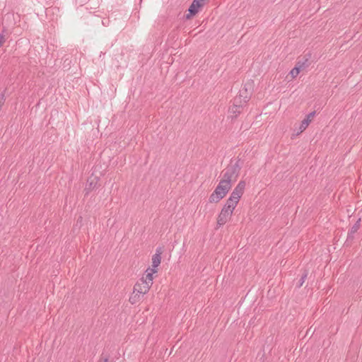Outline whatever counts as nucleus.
Segmentation results:
<instances>
[{
	"mask_svg": "<svg viewBox=\"0 0 362 362\" xmlns=\"http://www.w3.org/2000/svg\"><path fill=\"white\" fill-rule=\"evenodd\" d=\"M99 177H90L88 178L84 189L85 196H88L90 192L98 187Z\"/></svg>",
	"mask_w": 362,
	"mask_h": 362,
	"instance_id": "7",
	"label": "nucleus"
},
{
	"mask_svg": "<svg viewBox=\"0 0 362 362\" xmlns=\"http://www.w3.org/2000/svg\"><path fill=\"white\" fill-rule=\"evenodd\" d=\"M235 209V206L231 205L228 202H226V204H224L223 207L221 211V213L218 216L216 228H220L221 226H223L228 222V221L232 216Z\"/></svg>",
	"mask_w": 362,
	"mask_h": 362,
	"instance_id": "4",
	"label": "nucleus"
},
{
	"mask_svg": "<svg viewBox=\"0 0 362 362\" xmlns=\"http://www.w3.org/2000/svg\"><path fill=\"white\" fill-rule=\"evenodd\" d=\"M300 70L302 69L296 65L295 67L292 69L291 71H290L291 77L293 78H296L299 74Z\"/></svg>",
	"mask_w": 362,
	"mask_h": 362,
	"instance_id": "16",
	"label": "nucleus"
},
{
	"mask_svg": "<svg viewBox=\"0 0 362 362\" xmlns=\"http://www.w3.org/2000/svg\"><path fill=\"white\" fill-rule=\"evenodd\" d=\"M243 109L244 107H241V105L232 104L229 107L228 113L232 119H235L243 111Z\"/></svg>",
	"mask_w": 362,
	"mask_h": 362,
	"instance_id": "11",
	"label": "nucleus"
},
{
	"mask_svg": "<svg viewBox=\"0 0 362 362\" xmlns=\"http://www.w3.org/2000/svg\"><path fill=\"white\" fill-rule=\"evenodd\" d=\"M5 42V37L3 35H0V47L3 45V44Z\"/></svg>",
	"mask_w": 362,
	"mask_h": 362,
	"instance_id": "20",
	"label": "nucleus"
},
{
	"mask_svg": "<svg viewBox=\"0 0 362 362\" xmlns=\"http://www.w3.org/2000/svg\"><path fill=\"white\" fill-rule=\"evenodd\" d=\"M308 274V271L304 270L303 274H302L300 279L298 280V281L296 284V288H300L303 285V284L305 283V281L307 279Z\"/></svg>",
	"mask_w": 362,
	"mask_h": 362,
	"instance_id": "14",
	"label": "nucleus"
},
{
	"mask_svg": "<svg viewBox=\"0 0 362 362\" xmlns=\"http://www.w3.org/2000/svg\"><path fill=\"white\" fill-rule=\"evenodd\" d=\"M141 298V295L133 292L131 296L129 297V301L130 302L131 304L134 305L139 302Z\"/></svg>",
	"mask_w": 362,
	"mask_h": 362,
	"instance_id": "13",
	"label": "nucleus"
},
{
	"mask_svg": "<svg viewBox=\"0 0 362 362\" xmlns=\"http://www.w3.org/2000/svg\"><path fill=\"white\" fill-rule=\"evenodd\" d=\"M99 362H110L108 358H100Z\"/></svg>",
	"mask_w": 362,
	"mask_h": 362,
	"instance_id": "21",
	"label": "nucleus"
},
{
	"mask_svg": "<svg viewBox=\"0 0 362 362\" xmlns=\"http://www.w3.org/2000/svg\"><path fill=\"white\" fill-rule=\"evenodd\" d=\"M151 288V284H148L143 279H140L134 286V293H137L140 295L147 293Z\"/></svg>",
	"mask_w": 362,
	"mask_h": 362,
	"instance_id": "6",
	"label": "nucleus"
},
{
	"mask_svg": "<svg viewBox=\"0 0 362 362\" xmlns=\"http://www.w3.org/2000/svg\"><path fill=\"white\" fill-rule=\"evenodd\" d=\"M204 4L205 2H204L202 0H193L188 9L189 13L187 14L186 18L189 19L192 16L196 15L198 13L199 9L204 6Z\"/></svg>",
	"mask_w": 362,
	"mask_h": 362,
	"instance_id": "8",
	"label": "nucleus"
},
{
	"mask_svg": "<svg viewBox=\"0 0 362 362\" xmlns=\"http://www.w3.org/2000/svg\"><path fill=\"white\" fill-rule=\"evenodd\" d=\"M311 57L312 54L310 52L305 53L298 58L296 65L300 67L302 70L308 68L310 65Z\"/></svg>",
	"mask_w": 362,
	"mask_h": 362,
	"instance_id": "9",
	"label": "nucleus"
},
{
	"mask_svg": "<svg viewBox=\"0 0 362 362\" xmlns=\"http://www.w3.org/2000/svg\"><path fill=\"white\" fill-rule=\"evenodd\" d=\"M308 127V124H307L306 122L303 120L301 122V124H300V127H299L300 133H301L304 130H305Z\"/></svg>",
	"mask_w": 362,
	"mask_h": 362,
	"instance_id": "17",
	"label": "nucleus"
},
{
	"mask_svg": "<svg viewBox=\"0 0 362 362\" xmlns=\"http://www.w3.org/2000/svg\"><path fill=\"white\" fill-rule=\"evenodd\" d=\"M361 226V218H358L357 221L354 224V226L349 230L351 233H356Z\"/></svg>",
	"mask_w": 362,
	"mask_h": 362,
	"instance_id": "15",
	"label": "nucleus"
},
{
	"mask_svg": "<svg viewBox=\"0 0 362 362\" xmlns=\"http://www.w3.org/2000/svg\"><path fill=\"white\" fill-rule=\"evenodd\" d=\"M315 111H313L312 112H310L308 115H307L306 118L309 119V120L312 121L314 116L315 115Z\"/></svg>",
	"mask_w": 362,
	"mask_h": 362,
	"instance_id": "19",
	"label": "nucleus"
},
{
	"mask_svg": "<svg viewBox=\"0 0 362 362\" xmlns=\"http://www.w3.org/2000/svg\"><path fill=\"white\" fill-rule=\"evenodd\" d=\"M354 234L355 233H351V231L349 230L348 232L346 242L352 241L354 240Z\"/></svg>",
	"mask_w": 362,
	"mask_h": 362,
	"instance_id": "18",
	"label": "nucleus"
},
{
	"mask_svg": "<svg viewBox=\"0 0 362 362\" xmlns=\"http://www.w3.org/2000/svg\"><path fill=\"white\" fill-rule=\"evenodd\" d=\"M230 185L225 183V182H222L220 180L219 183L215 188L214 191L209 196V202L210 203H218L223 198H224L229 190L230 189Z\"/></svg>",
	"mask_w": 362,
	"mask_h": 362,
	"instance_id": "2",
	"label": "nucleus"
},
{
	"mask_svg": "<svg viewBox=\"0 0 362 362\" xmlns=\"http://www.w3.org/2000/svg\"><path fill=\"white\" fill-rule=\"evenodd\" d=\"M240 158H238L234 163H230L222 172L221 181L232 187V183L235 182L239 176L242 168Z\"/></svg>",
	"mask_w": 362,
	"mask_h": 362,
	"instance_id": "1",
	"label": "nucleus"
},
{
	"mask_svg": "<svg viewBox=\"0 0 362 362\" xmlns=\"http://www.w3.org/2000/svg\"><path fill=\"white\" fill-rule=\"evenodd\" d=\"M204 2L209 1V0H202Z\"/></svg>",
	"mask_w": 362,
	"mask_h": 362,
	"instance_id": "23",
	"label": "nucleus"
},
{
	"mask_svg": "<svg viewBox=\"0 0 362 362\" xmlns=\"http://www.w3.org/2000/svg\"><path fill=\"white\" fill-rule=\"evenodd\" d=\"M303 121H304V122H306V124H308V125H309V124H310V123L311 122V121H310V120H309V119H308V118H306V117L303 119Z\"/></svg>",
	"mask_w": 362,
	"mask_h": 362,
	"instance_id": "22",
	"label": "nucleus"
},
{
	"mask_svg": "<svg viewBox=\"0 0 362 362\" xmlns=\"http://www.w3.org/2000/svg\"><path fill=\"white\" fill-rule=\"evenodd\" d=\"M157 269H151V272L146 274L145 277L143 276L141 279H143L144 281H146L148 283V284H151V286L153 284V274L156 273Z\"/></svg>",
	"mask_w": 362,
	"mask_h": 362,
	"instance_id": "12",
	"label": "nucleus"
},
{
	"mask_svg": "<svg viewBox=\"0 0 362 362\" xmlns=\"http://www.w3.org/2000/svg\"><path fill=\"white\" fill-rule=\"evenodd\" d=\"M246 182L245 180H240L236 187L233 189L229 198L226 200V202L234 206H237L240 198L244 194L245 189Z\"/></svg>",
	"mask_w": 362,
	"mask_h": 362,
	"instance_id": "3",
	"label": "nucleus"
},
{
	"mask_svg": "<svg viewBox=\"0 0 362 362\" xmlns=\"http://www.w3.org/2000/svg\"><path fill=\"white\" fill-rule=\"evenodd\" d=\"M163 252V248L161 247H157L156 253L152 257V269H156V268L160 265Z\"/></svg>",
	"mask_w": 362,
	"mask_h": 362,
	"instance_id": "10",
	"label": "nucleus"
},
{
	"mask_svg": "<svg viewBox=\"0 0 362 362\" xmlns=\"http://www.w3.org/2000/svg\"><path fill=\"white\" fill-rule=\"evenodd\" d=\"M250 99V94L248 93L247 88H243L240 90L238 95L234 98L232 104L241 105V107H245Z\"/></svg>",
	"mask_w": 362,
	"mask_h": 362,
	"instance_id": "5",
	"label": "nucleus"
}]
</instances>
